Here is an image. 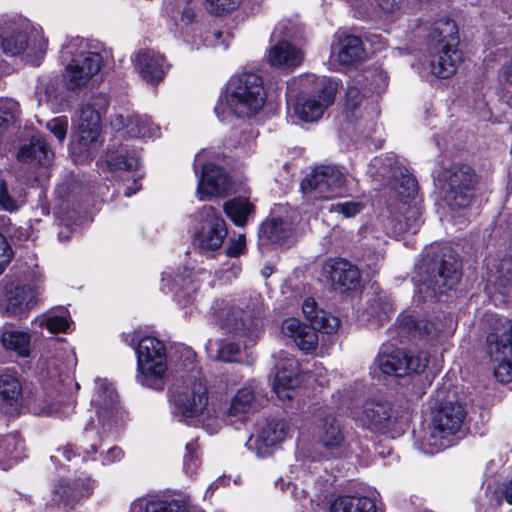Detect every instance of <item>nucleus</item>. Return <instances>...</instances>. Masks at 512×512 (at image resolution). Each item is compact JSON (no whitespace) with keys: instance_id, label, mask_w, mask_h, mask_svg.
<instances>
[{"instance_id":"f257e3e1","label":"nucleus","mask_w":512,"mask_h":512,"mask_svg":"<svg viewBox=\"0 0 512 512\" xmlns=\"http://www.w3.org/2000/svg\"><path fill=\"white\" fill-rule=\"evenodd\" d=\"M302 310L310 325L303 324L296 318H289L283 321L281 329L282 333L291 338L299 349L311 351L318 344L316 330L331 334L339 328L340 320L324 310H319L313 298H307L304 301Z\"/></svg>"},{"instance_id":"f03ea898","label":"nucleus","mask_w":512,"mask_h":512,"mask_svg":"<svg viewBox=\"0 0 512 512\" xmlns=\"http://www.w3.org/2000/svg\"><path fill=\"white\" fill-rule=\"evenodd\" d=\"M303 90L294 103V113L305 122L319 120L333 104L338 83L330 78L310 74L301 78Z\"/></svg>"},{"instance_id":"7ed1b4c3","label":"nucleus","mask_w":512,"mask_h":512,"mask_svg":"<svg viewBox=\"0 0 512 512\" xmlns=\"http://www.w3.org/2000/svg\"><path fill=\"white\" fill-rule=\"evenodd\" d=\"M480 176L467 163L450 164V218L453 224H466L476 198Z\"/></svg>"},{"instance_id":"20e7f679","label":"nucleus","mask_w":512,"mask_h":512,"mask_svg":"<svg viewBox=\"0 0 512 512\" xmlns=\"http://www.w3.org/2000/svg\"><path fill=\"white\" fill-rule=\"evenodd\" d=\"M261 313L260 297L254 296L222 302L214 315L222 330L234 336H246L256 327L257 318Z\"/></svg>"},{"instance_id":"39448f33","label":"nucleus","mask_w":512,"mask_h":512,"mask_svg":"<svg viewBox=\"0 0 512 512\" xmlns=\"http://www.w3.org/2000/svg\"><path fill=\"white\" fill-rule=\"evenodd\" d=\"M262 79L255 73L233 77L228 86L227 105L234 115L245 118L258 113L265 103Z\"/></svg>"},{"instance_id":"423d86ee","label":"nucleus","mask_w":512,"mask_h":512,"mask_svg":"<svg viewBox=\"0 0 512 512\" xmlns=\"http://www.w3.org/2000/svg\"><path fill=\"white\" fill-rule=\"evenodd\" d=\"M108 105L109 100L104 94L94 95L79 105L76 145L79 146L80 152H90L98 147L101 113Z\"/></svg>"},{"instance_id":"0eeeda50","label":"nucleus","mask_w":512,"mask_h":512,"mask_svg":"<svg viewBox=\"0 0 512 512\" xmlns=\"http://www.w3.org/2000/svg\"><path fill=\"white\" fill-rule=\"evenodd\" d=\"M426 352H411L403 349L383 350L375 360L378 368L387 375L402 377L411 373H421L428 366Z\"/></svg>"},{"instance_id":"6e6552de","label":"nucleus","mask_w":512,"mask_h":512,"mask_svg":"<svg viewBox=\"0 0 512 512\" xmlns=\"http://www.w3.org/2000/svg\"><path fill=\"white\" fill-rule=\"evenodd\" d=\"M138 368L143 377L142 383L162 379L167 371V356L164 344L154 337H144L137 350Z\"/></svg>"},{"instance_id":"1a4fd4ad","label":"nucleus","mask_w":512,"mask_h":512,"mask_svg":"<svg viewBox=\"0 0 512 512\" xmlns=\"http://www.w3.org/2000/svg\"><path fill=\"white\" fill-rule=\"evenodd\" d=\"M486 346L490 358L496 363L493 370L495 379L508 384L512 381V321L507 330L486 335Z\"/></svg>"},{"instance_id":"9d476101","label":"nucleus","mask_w":512,"mask_h":512,"mask_svg":"<svg viewBox=\"0 0 512 512\" xmlns=\"http://www.w3.org/2000/svg\"><path fill=\"white\" fill-rule=\"evenodd\" d=\"M199 214L204 224L199 231H195L193 245L201 253L207 254L221 248L228 232L225 220L212 206H203Z\"/></svg>"},{"instance_id":"9b49d317","label":"nucleus","mask_w":512,"mask_h":512,"mask_svg":"<svg viewBox=\"0 0 512 512\" xmlns=\"http://www.w3.org/2000/svg\"><path fill=\"white\" fill-rule=\"evenodd\" d=\"M345 175L335 166H317L301 182L304 194L314 193V198H330L345 184Z\"/></svg>"},{"instance_id":"f8f14e48","label":"nucleus","mask_w":512,"mask_h":512,"mask_svg":"<svg viewBox=\"0 0 512 512\" xmlns=\"http://www.w3.org/2000/svg\"><path fill=\"white\" fill-rule=\"evenodd\" d=\"M102 56L97 52H82L66 67L64 79L69 90L85 87L101 69Z\"/></svg>"},{"instance_id":"ddd939ff","label":"nucleus","mask_w":512,"mask_h":512,"mask_svg":"<svg viewBox=\"0 0 512 512\" xmlns=\"http://www.w3.org/2000/svg\"><path fill=\"white\" fill-rule=\"evenodd\" d=\"M322 272L334 291L343 293L356 290L360 286L361 274L358 267L345 259L327 261L323 265Z\"/></svg>"},{"instance_id":"4468645a","label":"nucleus","mask_w":512,"mask_h":512,"mask_svg":"<svg viewBox=\"0 0 512 512\" xmlns=\"http://www.w3.org/2000/svg\"><path fill=\"white\" fill-rule=\"evenodd\" d=\"M444 253L426 252L416 268L420 275V282L427 285L434 295H445L447 292L448 277Z\"/></svg>"},{"instance_id":"2eb2a0df","label":"nucleus","mask_w":512,"mask_h":512,"mask_svg":"<svg viewBox=\"0 0 512 512\" xmlns=\"http://www.w3.org/2000/svg\"><path fill=\"white\" fill-rule=\"evenodd\" d=\"M176 413L183 418H195L203 413L208 404V390L203 380H195L184 391L173 395Z\"/></svg>"},{"instance_id":"dca6fc26","label":"nucleus","mask_w":512,"mask_h":512,"mask_svg":"<svg viewBox=\"0 0 512 512\" xmlns=\"http://www.w3.org/2000/svg\"><path fill=\"white\" fill-rule=\"evenodd\" d=\"M447 25L448 21H439L434 24L429 34V44L431 56L429 61V69L432 76L438 79L447 78Z\"/></svg>"},{"instance_id":"f3484780","label":"nucleus","mask_w":512,"mask_h":512,"mask_svg":"<svg viewBox=\"0 0 512 512\" xmlns=\"http://www.w3.org/2000/svg\"><path fill=\"white\" fill-rule=\"evenodd\" d=\"M231 185L230 177L222 167L206 163L198 181L197 193L201 200L211 196H223L228 193Z\"/></svg>"},{"instance_id":"a211bd4d","label":"nucleus","mask_w":512,"mask_h":512,"mask_svg":"<svg viewBox=\"0 0 512 512\" xmlns=\"http://www.w3.org/2000/svg\"><path fill=\"white\" fill-rule=\"evenodd\" d=\"M38 292L29 285L10 283L5 288V298L2 303L4 313L17 316L33 308L37 303Z\"/></svg>"},{"instance_id":"6ab92c4d","label":"nucleus","mask_w":512,"mask_h":512,"mask_svg":"<svg viewBox=\"0 0 512 512\" xmlns=\"http://www.w3.org/2000/svg\"><path fill=\"white\" fill-rule=\"evenodd\" d=\"M133 62L141 77L151 84L162 81L168 68L165 57L150 49L140 50Z\"/></svg>"},{"instance_id":"aec40b11","label":"nucleus","mask_w":512,"mask_h":512,"mask_svg":"<svg viewBox=\"0 0 512 512\" xmlns=\"http://www.w3.org/2000/svg\"><path fill=\"white\" fill-rule=\"evenodd\" d=\"M28 23L24 20H12L1 26L0 47L3 52L12 56L25 51L28 45Z\"/></svg>"},{"instance_id":"412c9836","label":"nucleus","mask_w":512,"mask_h":512,"mask_svg":"<svg viewBox=\"0 0 512 512\" xmlns=\"http://www.w3.org/2000/svg\"><path fill=\"white\" fill-rule=\"evenodd\" d=\"M289 427L284 420L267 422L256 436L253 446L260 457L268 456L287 436Z\"/></svg>"},{"instance_id":"4be33fe9","label":"nucleus","mask_w":512,"mask_h":512,"mask_svg":"<svg viewBox=\"0 0 512 512\" xmlns=\"http://www.w3.org/2000/svg\"><path fill=\"white\" fill-rule=\"evenodd\" d=\"M432 430L430 437L423 444V450L428 454H435L444 450L446 445V426L448 425V409L444 402L435 404L432 408Z\"/></svg>"},{"instance_id":"5701e85b","label":"nucleus","mask_w":512,"mask_h":512,"mask_svg":"<svg viewBox=\"0 0 512 512\" xmlns=\"http://www.w3.org/2000/svg\"><path fill=\"white\" fill-rule=\"evenodd\" d=\"M19 161L25 163H37L48 167L54 160V153L49 148L45 139L33 137L28 144L22 145L16 155Z\"/></svg>"},{"instance_id":"b1692460","label":"nucleus","mask_w":512,"mask_h":512,"mask_svg":"<svg viewBox=\"0 0 512 512\" xmlns=\"http://www.w3.org/2000/svg\"><path fill=\"white\" fill-rule=\"evenodd\" d=\"M363 419L378 431H385L394 422L391 405L388 402L366 401L363 407Z\"/></svg>"},{"instance_id":"393cba45","label":"nucleus","mask_w":512,"mask_h":512,"mask_svg":"<svg viewBox=\"0 0 512 512\" xmlns=\"http://www.w3.org/2000/svg\"><path fill=\"white\" fill-rule=\"evenodd\" d=\"M268 63L274 67H296L303 60L302 52L287 41L272 46L267 56Z\"/></svg>"},{"instance_id":"a878e982","label":"nucleus","mask_w":512,"mask_h":512,"mask_svg":"<svg viewBox=\"0 0 512 512\" xmlns=\"http://www.w3.org/2000/svg\"><path fill=\"white\" fill-rule=\"evenodd\" d=\"M318 439L327 450L341 448L344 445V432L334 416L327 415L322 418L318 430Z\"/></svg>"},{"instance_id":"bb28decb","label":"nucleus","mask_w":512,"mask_h":512,"mask_svg":"<svg viewBox=\"0 0 512 512\" xmlns=\"http://www.w3.org/2000/svg\"><path fill=\"white\" fill-rule=\"evenodd\" d=\"M301 383L299 364L295 359L289 358L280 367L274 380V390L281 396L282 391L292 390Z\"/></svg>"},{"instance_id":"cd10ccee","label":"nucleus","mask_w":512,"mask_h":512,"mask_svg":"<svg viewBox=\"0 0 512 512\" xmlns=\"http://www.w3.org/2000/svg\"><path fill=\"white\" fill-rule=\"evenodd\" d=\"M467 411L460 403L450 402V448L471 434L466 423Z\"/></svg>"},{"instance_id":"c85d7f7f","label":"nucleus","mask_w":512,"mask_h":512,"mask_svg":"<svg viewBox=\"0 0 512 512\" xmlns=\"http://www.w3.org/2000/svg\"><path fill=\"white\" fill-rule=\"evenodd\" d=\"M365 50L361 39L357 36H345L339 41L337 60L341 65L349 66L364 59Z\"/></svg>"},{"instance_id":"c756f323","label":"nucleus","mask_w":512,"mask_h":512,"mask_svg":"<svg viewBox=\"0 0 512 512\" xmlns=\"http://www.w3.org/2000/svg\"><path fill=\"white\" fill-rule=\"evenodd\" d=\"M103 159L110 171H131L139 166V159L136 153L124 146H120L115 150H108Z\"/></svg>"},{"instance_id":"7c9ffc66","label":"nucleus","mask_w":512,"mask_h":512,"mask_svg":"<svg viewBox=\"0 0 512 512\" xmlns=\"http://www.w3.org/2000/svg\"><path fill=\"white\" fill-rule=\"evenodd\" d=\"M331 512H377L375 501L366 496H340L330 505Z\"/></svg>"},{"instance_id":"2f4dec72","label":"nucleus","mask_w":512,"mask_h":512,"mask_svg":"<svg viewBox=\"0 0 512 512\" xmlns=\"http://www.w3.org/2000/svg\"><path fill=\"white\" fill-rule=\"evenodd\" d=\"M0 342L6 350L14 352L19 357H27L30 354L31 336L28 332L5 329L1 333Z\"/></svg>"},{"instance_id":"473e14b6","label":"nucleus","mask_w":512,"mask_h":512,"mask_svg":"<svg viewBox=\"0 0 512 512\" xmlns=\"http://www.w3.org/2000/svg\"><path fill=\"white\" fill-rule=\"evenodd\" d=\"M22 396L19 380L11 375L0 376V410L8 412V406L17 405Z\"/></svg>"},{"instance_id":"72a5a7b5","label":"nucleus","mask_w":512,"mask_h":512,"mask_svg":"<svg viewBox=\"0 0 512 512\" xmlns=\"http://www.w3.org/2000/svg\"><path fill=\"white\" fill-rule=\"evenodd\" d=\"M95 402L98 405L99 419L110 420L116 410L118 395L111 385L101 380L98 382V399Z\"/></svg>"},{"instance_id":"f704fd0d","label":"nucleus","mask_w":512,"mask_h":512,"mask_svg":"<svg viewBox=\"0 0 512 512\" xmlns=\"http://www.w3.org/2000/svg\"><path fill=\"white\" fill-rule=\"evenodd\" d=\"M224 211L235 225L243 227L248 217L254 214L255 206L247 198L236 197L225 202Z\"/></svg>"},{"instance_id":"c9c22d12","label":"nucleus","mask_w":512,"mask_h":512,"mask_svg":"<svg viewBox=\"0 0 512 512\" xmlns=\"http://www.w3.org/2000/svg\"><path fill=\"white\" fill-rule=\"evenodd\" d=\"M254 402L255 391L252 387H243L239 389L231 399V404L227 410V416L241 418L253 410Z\"/></svg>"},{"instance_id":"e433bc0d","label":"nucleus","mask_w":512,"mask_h":512,"mask_svg":"<svg viewBox=\"0 0 512 512\" xmlns=\"http://www.w3.org/2000/svg\"><path fill=\"white\" fill-rule=\"evenodd\" d=\"M260 235L272 243H284L291 235L290 224L281 218L267 220L260 227Z\"/></svg>"},{"instance_id":"4c0bfd02","label":"nucleus","mask_w":512,"mask_h":512,"mask_svg":"<svg viewBox=\"0 0 512 512\" xmlns=\"http://www.w3.org/2000/svg\"><path fill=\"white\" fill-rule=\"evenodd\" d=\"M20 115L18 102L11 98L0 99V136L15 126Z\"/></svg>"},{"instance_id":"58836bf2","label":"nucleus","mask_w":512,"mask_h":512,"mask_svg":"<svg viewBox=\"0 0 512 512\" xmlns=\"http://www.w3.org/2000/svg\"><path fill=\"white\" fill-rule=\"evenodd\" d=\"M139 508L144 512H189L186 504L180 500H150L145 503H135L133 509Z\"/></svg>"},{"instance_id":"ea45409f","label":"nucleus","mask_w":512,"mask_h":512,"mask_svg":"<svg viewBox=\"0 0 512 512\" xmlns=\"http://www.w3.org/2000/svg\"><path fill=\"white\" fill-rule=\"evenodd\" d=\"M157 132V127L147 116L133 115L127 124V133L131 137H151Z\"/></svg>"},{"instance_id":"a19ab883","label":"nucleus","mask_w":512,"mask_h":512,"mask_svg":"<svg viewBox=\"0 0 512 512\" xmlns=\"http://www.w3.org/2000/svg\"><path fill=\"white\" fill-rule=\"evenodd\" d=\"M394 232L402 234L405 232L416 233L420 227V217L414 208H407L404 215L392 219Z\"/></svg>"},{"instance_id":"79ce46f5","label":"nucleus","mask_w":512,"mask_h":512,"mask_svg":"<svg viewBox=\"0 0 512 512\" xmlns=\"http://www.w3.org/2000/svg\"><path fill=\"white\" fill-rule=\"evenodd\" d=\"M54 500L64 506H74L80 501L74 481L60 480L54 488Z\"/></svg>"},{"instance_id":"37998d69","label":"nucleus","mask_w":512,"mask_h":512,"mask_svg":"<svg viewBox=\"0 0 512 512\" xmlns=\"http://www.w3.org/2000/svg\"><path fill=\"white\" fill-rule=\"evenodd\" d=\"M395 178L398 182L396 190L400 196L410 198L416 194L418 190L417 180L406 168H398L397 177Z\"/></svg>"},{"instance_id":"c03bdc74","label":"nucleus","mask_w":512,"mask_h":512,"mask_svg":"<svg viewBox=\"0 0 512 512\" xmlns=\"http://www.w3.org/2000/svg\"><path fill=\"white\" fill-rule=\"evenodd\" d=\"M395 161L391 157H376L370 164V170L373 175L382 179L397 177L398 166H394Z\"/></svg>"},{"instance_id":"a18cd8bd","label":"nucleus","mask_w":512,"mask_h":512,"mask_svg":"<svg viewBox=\"0 0 512 512\" xmlns=\"http://www.w3.org/2000/svg\"><path fill=\"white\" fill-rule=\"evenodd\" d=\"M241 0H206L208 12L214 15H224L237 9Z\"/></svg>"},{"instance_id":"49530a36","label":"nucleus","mask_w":512,"mask_h":512,"mask_svg":"<svg viewBox=\"0 0 512 512\" xmlns=\"http://www.w3.org/2000/svg\"><path fill=\"white\" fill-rule=\"evenodd\" d=\"M20 207L18 199L10 192L5 180L0 179V208L14 212Z\"/></svg>"},{"instance_id":"de8ad7c7","label":"nucleus","mask_w":512,"mask_h":512,"mask_svg":"<svg viewBox=\"0 0 512 512\" xmlns=\"http://www.w3.org/2000/svg\"><path fill=\"white\" fill-rule=\"evenodd\" d=\"M498 275L495 279V289L503 296L510 294L512 290V268L501 267L497 271Z\"/></svg>"},{"instance_id":"09e8293b","label":"nucleus","mask_w":512,"mask_h":512,"mask_svg":"<svg viewBox=\"0 0 512 512\" xmlns=\"http://www.w3.org/2000/svg\"><path fill=\"white\" fill-rule=\"evenodd\" d=\"M46 128L62 143L67 135L68 119L65 116L53 118L47 122Z\"/></svg>"},{"instance_id":"8fccbe9b","label":"nucleus","mask_w":512,"mask_h":512,"mask_svg":"<svg viewBox=\"0 0 512 512\" xmlns=\"http://www.w3.org/2000/svg\"><path fill=\"white\" fill-rule=\"evenodd\" d=\"M241 354V348L238 344L235 343H227L223 345L217 353V360L223 362H237L239 361V356Z\"/></svg>"},{"instance_id":"3c124183","label":"nucleus","mask_w":512,"mask_h":512,"mask_svg":"<svg viewBox=\"0 0 512 512\" xmlns=\"http://www.w3.org/2000/svg\"><path fill=\"white\" fill-rule=\"evenodd\" d=\"M45 326L51 333L66 332L70 326L68 317L51 315L46 318Z\"/></svg>"},{"instance_id":"603ef678","label":"nucleus","mask_w":512,"mask_h":512,"mask_svg":"<svg viewBox=\"0 0 512 512\" xmlns=\"http://www.w3.org/2000/svg\"><path fill=\"white\" fill-rule=\"evenodd\" d=\"M450 78L456 73L457 66L455 64V60L453 59V55L457 56V48L455 47V42L458 43V27L456 23L450 19Z\"/></svg>"},{"instance_id":"864d4df0","label":"nucleus","mask_w":512,"mask_h":512,"mask_svg":"<svg viewBox=\"0 0 512 512\" xmlns=\"http://www.w3.org/2000/svg\"><path fill=\"white\" fill-rule=\"evenodd\" d=\"M364 96L361 91L354 86H350L346 92V109L350 112H355L361 105Z\"/></svg>"},{"instance_id":"5fc2aeb1","label":"nucleus","mask_w":512,"mask_h":512,"mask_svg":"<svg viewBox=\"0 0 512 512\" xmlns=\"http://www.w3.org/2000/svg\"><path fill=\"white\" fill-rule=\"evenodd\" d=\"M332 210L343 214L345 217H353L362 210V204L358 202H344L332 206Z\"/></svg>"},{"instance_id":"6e6d98bb","label":"nucleus","mask_w":512,"mask_h":512,"mask_svg":"<svg viewBox=\"0 0 512 512\" xmlns=\"http://www.w3.org/2000/svg\"><path fill=\"white\" fill-rule=\"evenodd\" d=\"M12 254V249L6 238L0 234V274H2L6 265L10 262Z\"/></svg>"},{"instance_id":"4d7b16f0","label":"nucleus","mask_w":512,"mask_h":512,"mask_svg":"<svg viewBox=\"0 0 512 512\" xmlns=\"http://www.w3.org/2000/svg\"><path fill=\"white\" fill-rule=\"evenodd\" d=\"M246 245L244 235H239L236 239H231L226 248V255L229 257H237L242 253Z\"/></svg>"},{"instance_id":"13d9d810","label":"nucleus","mask_w":512,"mask_h":512,"mask_svg":"<svg viewBox=\"0 0 512 512\" xmlns=\"http://www.w3.org/2000/svg\"><path fill=\"white\" fill-rule=\"evenodd\" d=\"M74 484L76 485V491L80 500L82 498L89 497L93 492V483L92 480L88 477L83 479L79 478L78 480L74 481Z\"/></svg>"},{"instance_id":"bf43d9fd","label":"nucleus","mask_w":512,"mask_h":512,"mask_svg":"<svg viewBox=\"0 0 512 512\" xmlns=\"http://www.w3.org/2000/svg\"><path fill=\"white\" fill-rule=\"evenodd\" d=\"M186 460L185 465L187 468V471H194L198 467V459L196 455L197 450V444L196 443H188L186 445Z\"/></svg>"},{"instance_id":"052dcab7","label":"nucleus","mask_w":512,"mask_h":512,"mask_svg":"<svg viewBox=\"0 0 512 512\" xmlns=\"http://www.w3.org/2000/svg\"><path fill=\"white\" fill-rule=\"evenodd\" d=\"M402 0H376L378 6L385 12L397 10Z\"/></svg>"},{"instance_id":"680f3d73","label":"nucleus","mask_w":512,"mask_h":512,"mask_svg":"<svg viewBox=\"0 0 512 512\" xmlns=\"http://www.w3.org/2000/svg\"><path fill=\"white\" fill-rule=\"evenodd\" d=\"M128 120L129 118H125L122 114H115L111 119V126L116 130H127Z\"/></svg>"},{"instance_id":"e2e57ef3","label":"nucleus","mask_w":512,"mask_h":512,"mask_svg":"<svg viewBox=\"0 0 512 512\" xmlns=\"http://www.w3.org/2000/svg\"><path fill=\"white\" fill-rule=\"evenodd\" d=\"M501 72L505 83L512 86V59L503 64Z\"/></svg>"},{"instance_id":"0e129e2a","label":"nucleus","mask_w":512,"mask_h":512,"mask_svg":"<svg viewBox=\"0 0 512 512\" xmlns=\"http://www.w3.org/2000/svg\"><path fill=\"white\" fill-rule=\"evenodd\" d=\"M502 493L505 501L512 505V478L506 484H504Z\"/></svg>"},{"instance_id":"69168bd1","label":"nucleus","mask_w":512,"mask_h":512,"mask_svg":"<svg viewBox=\"0 0 512 512\" xmlns=\"http://www.w3.org/2000/svg\"><path fill=\"white\" fill-rule=\"evenodd\" d=\"M106 457L110 462L119 460L122 457V450L118 447H112L107 451Z\"/></svg>"},{"instance_id":"338daca9","label":"nucleus","mask_w":512,"mask_h":512,"mask_svg":"<svg viewBox=\"0 0 512 512\" xmlns=\"http://www.w3.org/2000/svg\"><path fill=\"white\" fill-rule=\"evenodd\" d=\"M195 18V12L192 8H185L182 12L181 19L185 23H191Z\"/></svg>"},{"instance_id":"774afa93","label":"nucleus","mask_w":512,"mask_h":512,"mask_svg":"<svg viewBox=\"0 0 512 512\" xmlns=\"http://www.w3.org/2000/svg\"><path fill=\"white\" fill-rule=\"evenodd\" d=\"M20 444L19 440L17 439L16 436L14 435H9V436H6L5 438L2 439L1 441V446H5V447H9L11 445L13 446H16Z\"/></svg>"}]
</instances>
